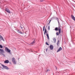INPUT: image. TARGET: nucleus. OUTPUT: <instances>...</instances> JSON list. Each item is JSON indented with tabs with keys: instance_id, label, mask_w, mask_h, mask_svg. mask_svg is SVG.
Segmentation results:
<instances>
[{
	"instance_id": "nucleus-22",
	"label": "nucleus",
	"mask_w": 75,
	"mask_h": 75,
	"mask_svg": "<svg viewBox=\"0 0 75 75\" xmlns=\"http://www.w3.org/2000/svg\"><path fill=\"white\" fill-rule=\"evenodd\" d=\"M57 21H58V23H59V19L58 18H57Z\"/></svg>"
},
{
	"instance_id": "nucleus-16",
	"label": "nucleus",
	"mask_w": 75,
	"mask_h": 75,
	"mask_svg": "<svg viewBox=\"0 0 75 75\" xmlns=\"http://www.w3.org/2000/svg\"><path fill=\"white\" fill-rule=\"evenodd\" d=\"M0 38L1 40H4V39H3V38L2 36Z\"/></svg>"
},
{
	"instance_id": "nucleus-13",
	"label": "nucleus",
	"mask_w": 75,
	"mask_h": 75,
	"mask_svg": "<svg viewBox=\"0 0 75 75\" xmlns=\"http://www.w3.org/2000/svg\"><path fill=\"white\" fill-rule=\"evenodd\" d=\"M59 40H58L57 43V46H59Z\"/></svg>"
},
{
	"instance_id": "nucleus-14",
	"label": "nucleus",
	"mask_w": 75,
	"mask_h": 75,
	"mask_svg": "<svg viewBox=\"0 0 75 75\" xmlns=\"http://www.w3.org/2000/svg\"><path fill=\"white\" fill-rule=\"evenodd\" d=\"M54 30L55 31H57L58 30V28H55V29H54Z\"/></svg>"
},
{
	"instance_id": "nucleus-2",
	"label": "nucleus",
	"mask_w": 75,
	"mask_h": 75,
	"mask_svg": "<svg viewBox=\"0 0 75 75\" xmlns=\"http://www.w3.org/2000/svg\"><path fill=\"white\" fill-rule=\"evenodd\" d=\"M12 61L14 64H16V61L14 57H13L12 59Z\"/></svg>"
},
{
	"instance_id": "nucleus-7",
	"label": "nucleus",
	"mask_w": 75,
	"mask_h": 75,
	"mask_svg": "<svg viewBox=\"0 0 75 75\" xmlns=\"http://www.w3.org/2000/svg\"><path fill=\"white\" fill-rule=\"evenodd\" d=\"M62 50V48L61 47H60L59 49L57 50V52H59V51H61Z\"/></svg>"
},
{
	"instance_id": "nucleus-12",
	"label": "nucleus",
	"mask_w": 75,
	"mask_h": 75,
	"mask_svg": "<svg viewBox=\"0 0 75 75\" xmlns=\"http://www.w3.org/2000/svg\"><path fill=\"white\" fill-rule=\"evenodd\" d=\"M47 33V29H46V28L45 29V32H44V35H45V33Z\"/></svg>"
},
{
	"instance_id": "nucleus-8",
	"label": "nucleus",
	"mask_w": 75,
	"mask_h": 75,
	"mask_svg": "<svg viewBox=\"0 0 75 75\" xmlns=\"http://www.w3.org/2000/svg\"><path fill=\"white\" fill-rule=\"evenodd\" d=\"M71 17L72 18V19L73 20H74V21H75V18L74 16H73V15H71Z\"/></svg>"
},
{
	"instance_id": "nucleus-27",
	"label": "nucleus",
	"mask_w": 75,
	"mask_h": 75,
	"mask_svg": "<svg viewBox=\"0 0 75 75\" xmlns=\"http://www.w3.org/2000/svg\"><path fill=\"white\" fill-rule=\"evenodd\" d=\"M48 70H47V72H48Z\"/></svg>"
},
{
	"instance_id": "nucleus-23",
	"label": "nucleus",
	"mask_w": 75,
	"mask_h": 75,
	"mask_svg": "<svg viewBox=\"0 0 75 75\" xmlns=\"http://www.w3.org/2000/svg\"><path fill=\"white\" fill-rule=\"evenodd\" d=\"M19 33L20 34H23L22 33V32H19Z\"/></svg>"
},
{
	"instance_id": "nucleus-9",
	"label": "nucleus",
	"mask_w": 75,
	"mask_h": 75,
	"mask_svg": "<svg viewBox=\"0 0 75 75\" xmlns=\"http://www.w3.org/2000/svg\"><path fill=\"white\" fill-rule=\"evenodd\" d=\"M46 36L47 37V38L48 40H50V38L49 37V35H48V33H46Z\"/></svg>"
},
{
	"instance_id": "nucleus-19",
	"label": "nucleus",
	"mask_w": 75,
	"mask_h": 75,
	"mask_svg": "<svg viewBox=\"0 0 75 75\" xmlns=\"http://www.w3.org/2000/svg\"><path fill=\"white\" fill-rule=\"evenodd\" d=\"M20 27L21 28V29H22V28H24V26H20Z\"/></svg>"
},
{
	"instance_id": "nucleus-30",
	"label": "nucleus",
	"mask_w": 75,
	"mask_h": 75,
	"mask_svg": "<svg viewBox=\"0 0 75 75\" xmlns=\"http://www.w3.org/2000/svg\"><path fill=\"white\" fill-rule=\"evenodd\" d=\"M2 55H4V54H2Z\"/></svg>"
},
{
	"instance_id": "nucleus-5",
	"label": "nucleus",
	"mask_w": 75,
	"mask_h": 75,
	"mask_svg": "<svg viewBox=\"0 0 75 75\" xmlns=\"http://www.w3.org/2000/svg\"><path fill=\"white\" fill-rule=\"evenodd\" d=\"M5 50L6 51V52H10V51H11L10 50H9L7 47H6Z\"/></svg>"
},
{
	"instance_id": "nucleus-4",
	"label": "nucleus",
	"mask_w": 75,
	"mask_h": 75,
	"mask_svg": "<svg viewBox=\"0 0 75 75\" xmlns=\"http://www.w3.org/2000/svg\"><path fill=\"white\" fill-rule=\"evenodd\" d=\"M5 11H7V13H11V12H10V10L7 8H5Z\"/></svg>"
},
{
	"instance_id": "nucleus-17",
	"label": "nucleus",
	"mask_w": 75,
	"mask_h": 75,
	"mask_svg": "<svg viewBox=\"0 0 75 75\" xmlns=\"http://www.w3.org/2000/svg\"><path fill=\"white\" fill-rule=\"evenodd\" d=\"M35 40H34L31 43V44H34V43H35Z\"/></svg>"
},
{
	"instance_id": "nucleus-28",
	"label": "nucleus",
	"mask_w": 75,
	"mask_h": 75,
	"mask_svg": "<svg viewBox=\"0 0 75 75\" xmlns=\"http://www.w3.org/2000/svg\"><path fill=\"white\" fill-rule=\"evenodd\" d=\"M49 30H50V27H49Z\"/></svg>"
},
{
	"instance_id": "nucleus-11",
	"label": "nucleus",
	"mask_w": 75,
	"mask_h": 75,
	"mask_svg": "<svg viewBox=\"0 0 75 75\" xmlns=\"http://www.w3.org/2000/svg\"><path fill=\"white\" fill-rule=\"evenodd\" d=\"M0 52H1V53H3L4 52V50H3V49H0Z\"/></svg>"
},
{
	"instance_id": "nucleus-1",
	"label": "nucleus",
	"mask_w": 75,
	"mask_h": 75,
	"mask_svg": "<svg viewBox=\"0 0 75 75\" xmlns=\"http://www.w3.org/2000/svg\"><path fill=\"white\" fill-rule=\"evenodd\" d=\"M61 28L59 26L58 27V31H59V33L58 32H57L56 33V35L57 36V35H59V34H60V33H61Z\"/></svg>"
},
{
	"instance_id": "nucleus-20",
	"label": "nucleus",
	"mask_w": 75,
	"mask_h": 75,
	"mask_svg": "<svg viewBox=\"0 0 75 75\" xmlns=\"http://www.w3.org/2000/svg\"><path fill=\"white\" fill-rule=\"evenodd\" d=\"M45 26H44L43 27V31H44V30H45Z\"/></svg>"
},
{
	"instance_id": "nucleus-29",
	"label": "nucleus",
	"mask_w": 75,
	"mask_h": 75,
	"mask_svg": "<svg viewBox=\"0 0 75 75\" xmlns=\"http://www.w3.org/2000/svg\"><path fill=\"white\" fill-rule=\"evenodd\" d=\"M56 68V69H57V67H55Z\"/></svg>"
},
{
	"instance_id": "nucleus-15",
	"label": "nucleus",
	"mask_w": 75,
	"mask_h": 75,
	"mask_svg": "<svg viewBox=\"0 0 75 75\" xmlns=\"http://www.w3.org/2000/svg\"><path fill=\"white\" fill-rule=\"evenodd\" d=\"M53 40L54 42V43H55L56 42V39H55V38H54L53 39Z\"/></svg>"
},
{
	"instance_id": "nucleus-25",
	"label": "nucleus",
	"mask_w": 75,
	"mask_h": 75,
	"mask_svg": "<svg viewBox=\"0 0 75 75\" xmlns=\"http://www.w3.org/2000/svg\"><path fill=\"white\" fill-rule=\"evenodd\" d=\"M51 20H50V21H49V23H48V24H50V22H51Z\"/></svg>"
},
{
	"instance_id": "nucleus-26",
	"label": "nucleus",
	"mask_w": 75,
	"mask_h": 75,
	"mask_svg": "<svg viewBox=\"0 0 75 75\" xmlns=\"http://www.w3.org/2000/svg\"><path fill=\"white\" fill-rule=\"evenodd\" d=\"M47 50H48V49H46V51H47Z\"/></svg>"
},
{
	"instance_id": "nucleus-6",
	"label": "nucleus",
	"mask_w": 75,
	"mask_h": 75,
	"mask_svg": "<svg viewBox=\"0 0 75 75\" xmlns=\"http://www.w3.org/2000/svg\"><path fill=\"white\" fill-rule=\"evenodd\" d=\"M50 49L51 50H52L53 49H54V46L52 45H51L50 46Z\"/></svg>"
},
{
	"instance_id": "nucleus-3",
	"label": "nucleus",
	"mask_w": 75,
	"mask_h": 75,
	"mask_svg": "<svg viewBox=\"0 0 75 75\" xmlns=\"http://www.w3.org/2000/svg\"><path fill=\"white\" fill-rule=\"evenodd\" d=\"M1 64L3 67V68H4V69H9V68H8V67H7L6 66H4V65L3 64L2 65Z\"/></svg>"
},
{
	"instance_id": "nucleus-10",
	"label": "nucleus",
	"mask_w": 75,
	"mask_h": 75,
	"mask_svg": "<svg viewBox=\"0 0 75 75\" xmlns=\"http://www.w3.org/2000/svg\"><path fill=\"white\" fill-rule=\"evenodd\" d=\"M4 62L5 64H8V62H9V61H8V60H5Z\"/></svg>"
},
{
	"instance_id": "nucleus-21",
	"label": "nucleus",
	"mask_w": 75,
	"mask_h": 75,
	"mask_svg": "<svg viewBox=\"0 0 75 75\" xmlns=\"http://www.w3.org/2000/svg\"><path fill=\"white\" fill-rule=\"evenodd\" d=\"M46 45H49V44H48V42H46Z\"/></svg>"
},
{
	"instance_id": "nucleus-18",
	"label": "nucleus",
	"mask_w": 75,
	"mask_h": 75,
	"mask_svg": "<svg viewBox=\"0 0 75 75\" xmlns=\"http://www.w3.org/2000/svg\"><path fill=\"white\" fill-rule=\"evenodd\" d=\"M0 48H3V46L2 45H0Z\"/></svg>"
},
{
	"instance_id": "nucleus-24",
	"label": "nucleus",
	"mask_w": 75,
	"mask_h": 75,
	"mask_svg": "<svg viewBox=\"0 0 75 75\" xmlns=\"http://www.w3.org/2000/svg\"><path fill=\"white\" fill-rule=\"evenodd\" d=\"M17 32L18 33H20V31H19V30H18L17 31Z\"/></svg>"
}]
</instances>
